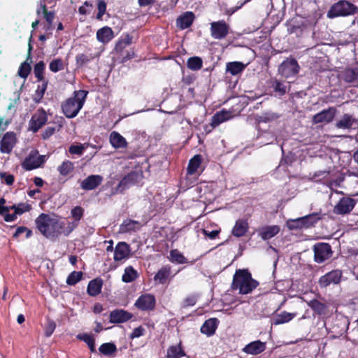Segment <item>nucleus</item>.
Masks as SVG:
<instances>
[{"label":"nucleus","instance_id":"nucleus-28","mask_svg":"<svg viewBox=\"0 0 358 358\" xmlns=\"http://www.w3.org/2000/svg\"><path fill=\"white\" fill-rule=\"evenodd\" d=\"M171 275V268L169 265L162 267L155 275L153 280L159 284L164 285Z\"/></svg>","mask_w":358,"mask_h":358},{"label":"nucleus","instance_id":"nucleus-35","mask_svg":"<svg viewBox=\"0 0 358 358\" xmlns=\"http://www.w3.org/2000/svg\"><path fill=\"white\" fill-rule=\"evenodd\" d=\"M201 162L202 157L200 155H196L192 159H190L187 168V174H195L197 172L198 169L201 166Z\"/></svg>","mask_w":358,"mask_h":358},{"label":"nucleus","instance_id":"nucleus-26","mask_svg":"<svg viewBox=\"0 0 358 358\" xmlns=\"http://www.w3.org/2000/svg\"><path fill=\"white\" fill-rule=\"evenodd\" d=\"M357 120L353 115L345 113L336 122V127L342 129H350L357 123Z\"/></svg>","mask_w":358,"mask_h":358},{"label":"nucleus","instance_id":"nucleus-49","mask_svg":"<svg viewBox=\"0 0 358 358\" xmlns=\"http://www.w3.org/2000/svg\"><path fill=\"white\" fill-rule=\"evenodd\" d=\"M64 62L61 58L52 59L50 64L49 69L52 72L56 73L64 69Z\"/></svg>","mask_w":358,"mask_h":358},{"label":"nucleus","instance_id":"nucleus-3","mask_svg":"<svg viewBox=\"0 0 358 358\" xmlns=\"http://www.w3.org/2000/svg\"><path fill=\"white\" fill-rule=\"evenodd\" d=\"M87 94V90H76L71 97L62 103V110L66 117L71 119L77 116L84 106Z\"/></svg>","mask_w":358,"mask_h":358},{"label":"nucleus","instance_id":"nucleus-17","mask_svg":"<svg viewBox=\"0 0 358 358\" xmlns=\"http://www.w3.org/2000/svg\"><path fill=\"white\" fill-rule=\"evenodd\" d=\"M17 139L14 132L6 133L1 141L0 151L2 153H10Z\"/></svg>","mask_w":358,"mask_h":358},{"label":"nucleus","instance_id":"nucleus-24","mask_svg":"<svg viewBox=\"0 0 358 358\" xmlns=\"http://www.w3.org/2000/svg\"><path fill=\"white\" fill-rule=\"evenodd\" d=\"M182 357L189 358V356H187L185 352L181 341L177 345H173L168 348L166 358H181Z\"/></svg>","mask_w":358,"mask_h":358},{"label":"nucleus","instance_id":"nucleus-1","mask_svg":"<svg viewBox=\"0 0 358 358\" xmlns=\"http://www.w3.org/2000/svg\"><path fill=\"white\" fill-rule=\"evenodd\" d=\"M35 222L38 231L46 238H56L62 234L66 236L70 234L65 232L66 222L52 217L48 214L41 213Z\"/></svg>","mask_w":358,"mask_h":358},{"label":"nucleus","instance_id":"nucleus-42","mask_svg":"<svg viewBox=\"0 0 358 358\" xmlns=\"http://www.w3.org/2000/svg\"><path fill=\"white\" fill-rule=\"evenodd\" d=\"M44 18L47 22L46 30H51L52 29L53 20L55 18L54 12L48 11L45 4L41 5Z\"/></svg>","mask_w":358,"mask_h":358},{"label":"nucleus","instance_id":"nucleus-34","mask_svg":"<svg viewBox=\"0 0 358 358\" xmlns=\"http://www.w3.org/2000/svg\"><path fill=\"white\" fill-rule=\"evenodd\" d=\"M246 65L241 62H231L226 65V71L232 76H236L242 73L245 69Z\"/></svg>","mask_w":358,"mask_h":358},{"label":"nucleus","instance_id":"nucleus-39","mask_svg":"<svg viewBox=\"0 0 358 358\" xmlns=\"http://www.w3.org/2000/svg\"><path fill=\"white\" fill-rule=\"evenodd\" d=\"M132 42V37L127 34L122 36L116 43L115 50L117 52H122L123 50Z\"/></svg>","mask_w":358,"mask_h":358},{"label":"nucleus","instance_id":"nucleus-61","mask_svg":"<svg viewBox=\"0 0 358 358\" xmlns=\"http://www.w3.org/2000/svg\"><path fill=\"white\" fill-rule=\"evenodd\" d=\"M84 151V147L82 145H71L69 148V152L71 155H82Z\"/></svg>","mask_w":358,"mask_h":358},{"label":"nucleus","instance_id":"nucleus-21","mask_svg":"<svg viewBox=\"0 0 358 358\" xmlns=\"http://www.w3.org/2000/svg\"><path fill=\"white\" fill-rule=\"evenodd\" d=\"M266 348V343L257 340L247 344L243 348V351L247 354L257 355L264 352Z\"/></svg>","mask_w":358,"mask_h":358},{"label":"nucleus","instance_id":"nucleus-63","mask_svg":"<svg viewBox=\"0 0 358 358\" xmlns=\"http://www.w3.org/2000/svg\"><path fill=\"white\" fill-rule=\"evenodd\" d=\"M220 231H221L220 228H219L218 229H215V230L210 231L207 229H203V234L211 240L216 238V237L219 235Z\"/></svg>","mask_w":358,"mask_h":358},{"label":"nucleus","instance_id":"nucleus-54","mask_svg":"<svg viewBox=\"0 0 358 358\" xmlns=\"http://www.w3.org/2000/svg\"><path fill=\"white\" fill-rule=\"evenodd\" d=\"M77 338L84 341L88 347L90 345H92V344L95 343V339L94 337L92 335L87 334H80L77 336Z\"/></svg>","mask_w":358,"mask_h":358},{"label":"nucleus","instance_id":"nucleus-27","mask_svg":"<svg viewBox=\"0 0 358 358\" xmlns=\"http://www.w3.org/2000/svg\"><path fill=\"white\" fill-rule=\"evenodd\" d=\"M280 229L278 225L265 226L259 229V236L264 241H267L277 235Z\"/></svg>","mask_w":358,"mask_h":358},{"label":"nucleus","instance_id":"nucleus-4","mask_svg":"<svg viewBox=\"0 0 358 358\" xmlns=\"http://www.w3.org/2000/svg\"><path fill=\"white\" fill-rule=\"evenodd\" d=\"M322 218L320 213H313L296 219H290L287 221L286 225L289 230L309 229L315 227Z\"/></svg>","mask_w":358,"mask_h":358},{"label":"nucleus","instance_id":"nucleus-7","mask_svg":"<svg viewBox=\"0 0 358 358\" xmlns=\"http://www.w3.org/2000/svg\"><path fill=\"white\" fill-rule=\"evenodd\" d=\"M300 67L296 59L290 57L284 60L278 67L279 73L286 78L295 76L299 71Z\"/></svg>","mask_w":358,"mask_h":358},{"label":"nucleus","instance_id":"nucleus-51","mask_svg":"<svg viewBox=\"0 0 358 358\" xmlns=\"http://www.w3.org/2000/svg\"><path fill=\"white\" fill-rule=\"evenodd\" d=\"M56 328V323L52 320H48L45 327V336L50 337Z\"/></svg>","mask_w":358,"mask_h":358},{"label":"nucleus","instance_id":"nucleus-10","mask_svg":"<svg viewBox=\"0 0 358 358\" xmlns=\"http://www.w3.org/2000/svg\"><path fill=\"white\" fill-rule=\"evenodd\" d=\"M230 27L224 20H219L210 23V35L217 40L225 38L229 34Z\"/></svg>","mask_w":358,"mask_h":358},{"label":"nucleus","instance_id":"nucleus-29","mask_svg":"<svg viewBox=\"0 0 358 358\" xmlns=\"http://www.w3.org/2000/svg\"><path fill=\"white\" fill-rule=\"evenodd\" d=\"M308 306L320 316H324L328 314V306L326 303H322L317 299H313L307 302Z\"/></svg>","mask_w":358,"mask_h":358},{"label":"nucleus","instance_id":"nucleus-46","mask_svg":"<svg viewBox=\"0 0 358 358\" xmlns=\"http://www.w3.org/2000/svg\"><path fill=\"white\" fill-rule=\"evenodd\" d=\"M139 226V222L128 219L124 220L121 227L123 231H134Z\"/></svg>","mask_w":358,"mask_h":358},{"label":"nucleus","instance_id":"nucleus-13","mask_svg":"<svg viewBox=\"0 0 358 358\" xmlns=\"http://www.w3.org/2000/svg\"><path fill=\"white\" fill-rule=\"evenodd\" d=\"M336 112L337 110L335 107H329L314 115L312 118V122L314 124H329L334 120Z\"/></svg>","mask_w":358,"mask_h":358},{"label":"nucleus","instance_id":"nucleus-31","mask_svg":"<svg viewBox=\"0 0 358 358\" xmlns=\"http://www.w3.org/2000/svg\"><path fill=\"white\" fill-rule=\"evenodd\" d=\"M103 280L100 278H96L90 280L88 283L87 292L91 296H96L99 295L102 289Z\"/></svg>","mask_w":358,"mask_h":358},{"label":"nucleus","instance_id":"nucleus-33","mask_svg":"<svg viewBox=\"0 0 358 358\" xmlns=\"http://www.w3.org/2000/svg\"><path fill=\"white\" fill-rule=\"evenodd\" d=\"M110 143L115 148H126L127 145L126 139L117 131L110 133Z\"/></svg>","mask_w":358,"mask_h":358},{"label":"nucleus","instance_id":"nucleus-56","mask_svg":"<svg viewBox=\"0 0 358 358\" xmlns=\"http://www.w3.org/2000/svg\"><path fill=\"white\" fill-rule=\"evenodd\" d=\"M31 208L29 204L25 203H20L18 205H17V207L15 208V214L22 215L25 212L29 211Z\"/></svg>","mask_w":358,"mask_h":358},{"label":"nucleus","instance_id":"nucleus-30","mask_svg":"<svg viewBox=\"0 0 358 358\" xmlns=\"http://www.w3.org/2000/svg\"><path fill=\"white\" fill-rule=\"evenodd\" d=\"M339 76L345 83H354L358 80V68H345Z\"/></svg>","mask_w":358,"mask_h":358},{"label":"nucleus","instance_id":"nucleus-20","mask_svg":"<svg viewBox=\"0 0 358 358\" xmlns=\"http://www.w3.org/2000/svg\"><path fill=\"white\" fill-rule=\"evenodd\" d=\"M64 120L62 117H57L53 126H48L41 133V138L43 140L49 139L55 132L59 131L64 126Z\"/></svg>","mask_w":358,"mask_h":358},{"label":"nucleus","instance_id":"nucleus-5","mask_svg":"<svg viewBox=\"0 0 358 358\" xmlns=\"http://www.w3.org/2000/svg\"><path fill=\"white\" fill-rule=\"evenodd\" d=\"M357 13L358 7L356 5L345 0H339L330 7L327 12V17L335 18L339 16L352 15Z\"/></svg>","mask_w":358,"mask_h":358},{"label":"nucleus","instance_id":"nucleus-48","mask_svg":"<svg viewBox=\"0 0 358 358\" xmlns=\"http://www.w3.org/2000/svg\"><path fill=\"white\" fill-rule=\"evenodd\" d=\"M83 278V272L82 271H73L71 272L67 279L66 283L69 285H74L77 282H78Z\"/></svg>","mask_w":358,"mask_h":358},{"label":"nucleus","instance_id":"nucleus-37","mask_svg":"<svg viewBox=\"0 0 358 358\" xmlns=\"http://www.w3.org/2000/svg\"><path fill=\"white\" fill-rule=\"evenodd\" d=\"M138 275L137 271L131 266H127L124 269V274L122 276V280L124 282H131L134 281Z\"/></svg>","mask_w":358,"mask_h":358},{"label":"nucleus","instance_id":"nucleus-22","mask_svg":"<svg viewBox=\"0 0 358 358\" xmlns=\"http://www.w3.org/2000/svg\"><path fill=\"white\" fill-rule=\"evenodd\" d=\"M219 323L220 321L215 317L206 320L201 327L200 331L202 334L211 336L215 334Z\"/></svg>","mask_w":358,"mask_h":358},{"label":"nucleus","instance_id":"nucleus-44","mask_svg":"<svg viewBox=\"0 0 358 358\" xmlns=\"http://www.w3.org/2000/svg\"><path fill=\"white\" fill-rule=\"evenodd\" d=\"M74 169L73 164L69 161H64L58 167V171L62 176H66L69 175Z\"/></svg>","mask_w":358,"mask_h":358},{"label":"nucleus","instance_id":"nucleus-36","mask_svg":"<svg viewBox=\"0 0 358 358\" xmlns=\"http://www.w3.org/2000/svg\"><path fill=\"white\" fill-rule=\"evenodd\" d=\"M296 313H289L282 311L280 314L276 315L272 320V324L279 325L291 321L295 316Z\"/></svg>","mask_w":358,"mask_h":358},{"label":"nucleus","instance_id":"nucleus-64","mask_svg":"<svg viewBox=\"0 0 358 358\" xmlns=\"http://www.w3.org/2000/svg\"><path fill=\"white\" fill-rule=\"evenodd\" d=\"M129 185L130 184L129 182L127 181V179H125L124 177H123L117 187V191L122 193L126 189L129 187Z\"/></svg>","mask_w":358,"mask_h":358},{"label":"nucleus","instance_id":"nucleus-47","mask_svg":"<svg viewBox=\"0 0 358 358\" xmlns=\"http://www.w3.org/2000/svg\"><path fill=\"white\" fill-rule=\"evenodd\" d=\"M31 71V65L27 62H22L18 69V75L20 78L26 79Z\"/></svg>","mask_w":358,"mask_h":358},{"label":"nucleus","instance_id":"nucleus-62","mask_svg":"<svg viewBox=\"0 0 358 358\" xmlns=\"http://www.w3.org/2000/svg\"><path fill=\"white\" fill-rule=\"evenodd\" d=\"M124 177L125 179H127V181H128L130 185H134L137 182L138 175L136 172L131 171Z\"/></svg>","mask_w":358,"mask_h":358},{"label":"nucleus","instance_id":"nucleus-41","mask_svg":"<svg viewBox=\"0 0 358 358\" xmlns=\"http://www.w3.org/2000/svg\"><path fill=\"white\" fill-rule=\"evenodd\" d=\"M41 166V162L36 160V157L31 154L22 163V167L27 171H31Z\"/></svg>","mask_w":358,"mask_h":358},{"label":"nucleus","instance_id":"nucleus-57","mask_svg":"<svg viewBox=\"0 0 358 358\" xmlns=\"http://www.w3.org/2000/svg\"><path fill=\"white\" fill-rule=\"evenodd\" d=\"M106 10V3L103 0H100L98 3V13L96 15V19L101 20L103 15L105 14Z\"/></svg>","mask_w":358,"mask_h":358},{"label":"nucleus","instance_id":"nucleus-55","mask_svg":"<svg viewBox=\"0 0 358 358\" xmlns=\"http://www.w3.org/2000/svg\"><path fill=\"white\" fill-rule=\"evenodd\" d=\"M0 179L3 180L7 185H12L15 181L13 175L6 172H0Z\"/></svg>","mask_w":358,"mask_h":358},{"label":"nucleus","instance_id":"nucleus-6","mask_svg":"<svg viewBox=\"0 0 358 358\" xmlns=\"http://www.w3.org/2000/svg\"><path fill=\"white\" fill-rule=\"evenodd\" d=\"M314 261L322 264L329 259L334 253L331 246L328 243L319 242L313 245Z\"/></svg>","mask_w":358,"mask_h":358},{"label":"nucleus","instance_id":"nucleus-43","mask_svg":"<svg viewBox=\"0 0 358 358\" xmlns=\"http://www.w3.org/2000/svg\"><path fill=\"white\" fill-rule=\"evenodd\" d=\"M44 71L45 63L43 61H40L34 65V73L38 81H43L44 80Z\"/></svg>","mask_w":358,"mask_h":358},{"label":"nucleus","instance_id":"nucleus-52","mask_svg":"<svg viewBox=\"0 0 358 358\" xmlns=\"http://www.w3.org/2000/svg\"><path fill=\"white\" fill-rule=\"evenodd\" d=\"M197 301V297L194 294L187 296L182 301V307L186 308L189 306H193Z\"/></svg>","mask_w":358,"mask_h":358},{"label":"nucleus","instance_id":"nucleus-45","mask_svg":"<svg viewBox=\"0 0 358 358\" xmlns=\"http://www.w3.org/2000/svg\"><path fill=\"white\" fill-rule=\"evenodd\" d=\"M171 261L178 264H185L187 262V259L178 250H171L170 252Z\"/></svg>","mask_w":358,"mask_h":358},{"label":"nucleus","instance_id":"nucleus-58","mask_svg":"<svg viewBox=\"0 0 358 358\" xmlns=\"http://www.w3.org/2000/svg\"><path fill=\"white\" fill-rule=\"evenodd\" d=\"M76 60L79 66H83L90 61V57L85 54H78L76 57Z\"/></svg>","mask_w":358,"mask_h":358},{"label":"nucleus","instance_id":"nucleus-9","mask_svg":"<svg viewBox=\"0 0 358 358\" xmlns=\"http://www.w3.org/2000/svg\"><path fill=\"white\" fill-rule=\"evenodd\" d=\"M343 271L341 269H334L322 275L318 280L320 288H327L331 285H338L341 282Z\"/></svg>","mask_w":358,"mask_h":358},{"label":"nucleus","instance_id":"nucleus-12","mask_svg":"<svg viewBox=\"0 0 358 358\" xmlns=\"http://www.w3.org/2000/svg\"><path fill=\"white\" fill-rule=\"evenodd\" d=\"M134 306L142 311H151L155 308L156 299L153 294H141L135 301Z\"/></svg>","mask_w":358,"mask_h":358},{"label":"nucleus","instance_id":"nucleus-16","mask_svg":"<svg viewBox=\"0 0 358 358\" xmlns=\"http://www.w3.org/2000/svg\"><path fill=\"white\" fill-rule=\"evenodd\" d=\"M132 317V313L124 309H115L110 313L109 322L112 324L124 323L131 320Z\"/></svg>","mask_w":358,"mask_h":358},{"label":"nucleus","instance_id":"nucleus-18","mask_svg":"<svg viewBox=\"0 0 358 358\" xmlns=\"http://www.w3.org/2000/svg\"><path fill=\"white\" fill-rule=\"evenodd\" d=\"M103 177L100 175H90L84 179L80 183L82 189L86 191L94 190L102 182Z\"/></svg>","mask_w":358,"mask_h":358},{"label":"nucleus","instance_id":"nucleus-32","mask_svg":"<svg viewBox=\"0 0 358 358\" xmlns=\"http://www.w3.org/2000/svg\"><path fill=\"white\" fill-rule=\"evenodd\" d=\"M113 37V31L109 27H103L96 31V39L102 43H108Z\"/></svg>","mask_w":358,"mask_h":358},{"label":"nucleus","instance_id":"nucleus-19","mask_svg":"<svg viewBox=\"0 0 358 358\" xmlns=\"http://www.w3.org/2000/svg\"><path fill=\"white\" fill-rule=\"evenodd\" d=\"M130 251L129 244L126 242H119L114 249V260L115 262H120L128 258L129 257Z\"/></svg>","mask_w":358,"mask_h":358},{"label":"nucleus","instance_id":"nucleus-8","mask_svg":"<svg viewBox=\"0 0 358 358\" xmlns=\"http://www.w3.org/2000/svg\"><path fill=\"white\" fill-rule=\"evenodd\" d=\"M48 122V115L43 108H39L31 116L29 122V130L36 133Z\"/></svg>","mask_w":358,"mask_h":358},{"label":"nucleus","instance_id":"nucleus-40","mask_svg":"<svg viewBox=\"0 0 358 358\" xmlns=\"http://www.w3.org/2000/svg\"><path fill=\"white\" fill-rule=\"evenodd\" d=\"M187 66L192 71H199L203 66V60L197 56L191 57L187 59Z\"/></svg>","mask_w":358,"mask_h":358},{"label":"nucleus","instance_id":"nucleus-2","mask_svg":"<svg viewBox=\"0 0 358 358\" xmlns=\"http://www.w3.org/2000/svg\"><path fill=\"white\" fill-rule=\"evenodd\" d=\"M259 285V282L252 278L248 269H237L233 276L231 288L238 290L239 294L243 295L251 293Z\"/></svg>","mask_w":358,"mask_h":358},{"label":"nucleus","instance_id":"nucleus-60","mask_svg":"<svg viewBox=\"0 0 358 358\" xmlns=\"http://www.w3.org/2000/svg\"><path fill=\"white\" fill-rule=\"evenodd\" d=\"M26 232V238H29L32 235V231L26 227H18L13 234L14 238L18 237L21 234Z\"/></svg>","mask_w":358,"mask_h":358},{"label":"nucleus","instance_id":"nucleus-25","mask_svg":"<svg viewBox=\"0 0 358 358\" xmlns=\"http://www.w3.org/2000/svg\"><path fill=\"white\" fill-rule=\"evenodd\" d=\"M195 15L192 12L187 11L177 18V26L182 30L187 29L192 24Z\"/></svg>","mask_w":358,"mask_h":358},{"label":"nucleus","instance_id":"nucleus-11","mask_svg":"<svg viewBox=\"0 0 358 358\" xmlns=\"http://www.w3.org/2000/svg\"><path fill=\"white\" fill-rule=\"evenodd\" d=\"M357 200L348 196L342 197L334 208V213L336 215L349 214L355 208Z\"/></svg>","mask_w":358,"mask_h":358},{"label":"nucleus","instance_id":"nucleus-23","mask_svg":"<svg viewBox=\"0 0 358 358\" xmlns=\"http://www.w3.org/2000/svg\"><path fill=\"white\" fill-rule=\"evenodd\" d=\"M249 224L247 220L238 219L236 221L232 229L231 234L237 238L244 236L248 232Z\"/></svg>","mask_w":358,"mask_h":358},{"label":"nucleus","instance_id":"nucleus-14","mask_svg":"<svg viewBox=\"0 0 358 358\" xmlns=\"http://www.w3.org/2000/svg\"><path fill=\"white\" fill-rule=\"evenodd\" d=\"M71 215L73 218V222H66V234H71L76 228L78 227L80 220L84 215V209L79 206L73 208L71 210Z\"/></svg>","mask_w":358,"mask_h":358},{"label":"nucleus","instance_id":"nucleus-53","mask_svg":"<svg viewBox=\"0 0 358 358\" xmlns=\"http://www.w3.org/2000/svg\"><path fill=\"white\" fill-rule=\"evenodd\" d=\"M278 115L273 113H264L259 117V121L262 122H268L276 120Z\"/></svg>","mask_w":358,"mask_h":358},{"label":"nucleus","instance_id":"nucleus-38","mask_svg":"<svg viewBox=\"0 0 358 358\" xmlns=\"http://www.w3.org/2000/svg\"><path fill=\"white\" fill-rule=\"evenodd\" d=\"M99 352L105 356H111L117 352V347L113 343H104L99 348Z\"/></svg>","mask_w":358,"mask_h":358},{"label":"nucleus","instance_id":"nucleus-59","mask_svg":"<svg viewBox=\"0 0 358 358\" xmlns=\"http://www.w3.org/2000/svg\"><path fill=\"white\" fill-rule=\"evenodd\" d=\"M48 80H43L41 85H38L36 90V95L38 99H41L45 94L47 89Z\"/></svg>","mask_w":358,"mask_h":358},{"label":"nucleus","instance_id":"nucleus-15","mask_svg":"<svg viewBox=\"0 0 358 358\" xmlns=\"http://www.w3.org/2000/svg\"><path fill=\"white\" fill-rule=\"evenodd\" d=\"M231 118V113L223 109L217 112L212 117L210 126L206 125L205 131L208 134L213 129L220 125L221 123L229 120Z\"/></svg>","mask_w":358,"mask_h":358},{"label":"nucleus","instance_id":"nucleus-50","mask_svg":"<svg viewBox=\"0 0 358 358\" xmlns=\"http://www.w3.org/2000/svg\"><path fill=\"white\" fill-rule=\"evenodd\" d=\"M272 87L274 91L278 92L280 95H283L286 93V85L277 79L273 81Z\"/></svg>","mask_w":358,"mask_h":358}]
</instances>
